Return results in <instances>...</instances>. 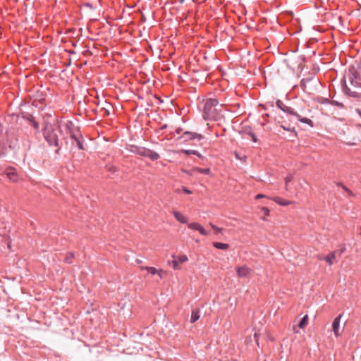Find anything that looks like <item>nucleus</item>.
Instances as JSON below:
<instances>
[{
    "label": "nucleus",
    "instance_id": "nucleus-1",
    "mask_svg": "<svg viewBox=\"0 0 361 361\" xmlns=\"http://www.w3.org/2000/svg\"><path fill=\"white\" fill-rule=\"evenodd\" d=\"M42 132L44 139L49 146L56 147L55 152L59 154L63 139V133L60 125L46 123Z\"/></svg>",
    "mask_w": 361,
    "mask_h": 361
},
{
    "label": "nucleus",
    "instance_id": "nucleus-2",
    "mask_svg": "<svg viewBox=\"0 0 361 361\" xmlns=\"http://www.w3.org/2000/svg\"><path fill=\"white\" fill-rule=\"evenodd\" d=\"M219 101L216 98L207 99L204 103L203 118L205 120L216 121L219 119V114L216 109Z\"/></svg>",
    "mask_w": 361,
    "mask_h": 361
},
{
    "label": "nucleus",
    "instance_id": "nucleus-3",
    "mask_svg": "<svg viewBox=\"0 0 361 361\" xmlns=\"http://www.w3.org/2000/svg\"><path fill=\"white\" fill-rule=\"evenodd\" d=\"M276 105L279 109H280L283 112L295 116L301 123H306L311 127L314 126V123L311 119L306 117H302L300 114L295 111L292 107L288 106L286 104H284L282 101L279 99L277 100L276 102Z\"/></svg>",
    "mask_w": 361,
    "mask_h": 361
},
{
    "label": "nucleus",
    "instance_id": "nucleus-4",
    "mask_svg": "<svg viewBox=\"0 0 361 361\" xmlns=\"http://www.w3.org/2000/svg\"><path fill=\"white\" fill-rule=\"evenodd\" d=\"M348 78L352 85L355 87H359L361 85V82H360V75L354 66H350L349 68Z\"/></svg>",
    "mask_w": 361,
    "mask_h": 361
},
{
    "label": "nucleus",
    "instance_id": "nucleus-5",
    "mask_svg": "<svg viewBox=\"0 0 361 361\" xmlns=\"http://www.w3.org/2000/svg\"><path fill=\"white\" fill-rule=\"evenodd\" d=\"M18 117H21L24 120L27 121L32 128L35 130L36 133L39 132V124L35 121V117L32 114L27 112H21Z\"/></svg>",
    "mask_w": 361,
    "mask_h": 361
},
{
    "label": "nucleus",
    "instance_id": "nucleus-6",
    "mask_svg": "<svg viewBox=\"0 0 361 361\" xmlns=\"http://www.w3.org/2000/svg\"><path fill=\"white\" fill-rule=\"evenodd\" d=\"M203 135L201 134L190 131H185L180 137V139H183L184 142H186L193 140H201L202 139H203Z\"/></svg>",
    "mask_w": 361,
    "mask_h": 361
},
{
    "label": "nucleus",
    "instance_id": "nucleus-7",
    "mask_svg": "<svg viewBox=\"0 0 361 361\" xmlns=\"http://www.w3.org/2000/svg\"><path fill=\"white\" fill-rule=\"evenodd\" d=\"M146 147L142 146H137L135 145H131L129 147V151L133 154H137L141 157H145V152L147 151Z\"/></svg>",
    "mask_w": 361,
    "mask_h": 361
},
{
    "label": "nucleus",
    "instance_id": "nucleus-8",
    "mask_svg": "<svg viewBox=\"0 0 361 361\" xmlns=\"http://www.w3.org/2000/svg\"><path fill=\"white\" fill-rule=\"evenodd\" d=\"M188 226L192 230L198 231L202 235L207 236L209 235V233L204 229V228L198 223L192 222L189 224Z\"/></svg>",
    "mask_w": 361,
    "mask_h": 361
},
{
    "label": "nucleus",
    "instance_id": "nucleus-9",
    "mask_svg": "<svg viewBox=\"0 0 361 361\" xmlns=\"http://www.w3.org/2000/svg\"><path fill=\"white\" fill-rule=\"evenodd\" d=\"M237 275L240 278H246L250 274V269L247 266L237 267L235 268Z\"/></svg>",
    "mask_w": 361,
    "mask_h": 361
},
{
    "label": "nucleus",
    "instance_id": "nucleus-10",
    "mask_svg": "<svg viewBox=\"0 0 361 361\" xmlns=\"http://www.w3.org/2000/svg\"><path fill=\"white\" fill-rule=\"evenodd\" d=\"M343 92L349 97L359 99L361 97V93L355 91H352L346 85L345 80H344V85H343Z\"/></svg>",
    "mask_w": 361,
    "mask_h": 361
},
{
    "label": "nucleus",
    "instance_id": "nucleus-11",
    "mask_svg": "<svg viewBox=\"0 0 361 361\" xmlns=\"http://www.w3.org/2000/svg\"><path fill=\"white\" fill-rule=\"evenodd\" d=\"M343 314H340L338 316H337L332 322V330L334 333V335L336 336H338L339 333V327H340V321L341 318L342 317Z\"/></svg>",
    "mask_w": 361,
    "mask_h": 361
},
{
    "label": "nucleus",
    "instance_id": "nucleus-12",
    "mask_svg": "<svg viewBox=\"0 0 361 361\" xmlns=\"http://www.w3.org/2000/svg\"><path fill=\"white\" fill-rule=\"evenodd\" d=\"M145 154L146 155H145L144 157H147L152 161H156L160 158V155L157 152H154L148 148L147 149Z\"/></svg>",
    "mask_w": 361,
    "mask_h": 361
},
{
    "label": "nucleus",
    "instance_id": "nucleus-13",
    "mask_svg": "<svg viewBox=\"0 0 361 361\" xmlns=\"http://www.w3.org/2000/svg\"><path fill=\"white\" fill-rule=\"evenodd\" d=\"M173 214L176 220L181 224H186L188 222V218L185 216L182 213L178 211H173Z\"/></svg>",
    "mask_w": 361,
    "mask_h": 361
},
{
    "label": "nucleus",
    "instance_id": "nucleus-14",
    "mask_svg": "<svg viewBox=\"0 0 361 361\" xmlns=\"http://www.w3.org/2000/svg\"><path fill=\"white\" fill-rule=\"evenodd\" d=\"M336 258V252H331L328 255L324 257V260L327 262V264L331 266L333 264V260Z\"/></svg>",
    "mask_w": 361,
    "mask_h": 361
},
{
    "label": "nucleus",
    "instance_id": "nucleus-15",
    "mask_svg": "<svg viewBox=\"0 0 361 361\" xmlns=\"http://www.w3.org/2000/svg\"><path fill=\"white\" fill-rule=\"evenodd\" d=\"M280 126L285 130L288 132H293L295 134V136L297 135V133L295 130V127L291 126L290 124H288L285 122H281Z\"/></svg>",
    "mask_w": 361,
    "mask_h": 361
},
{
    "label": "nucleus",
    "instance_id": "nucleus-16",
    "mask_svg": "<svg viewBox=\"0 0 361 361\" xmlns=\"http://www.w3.org/2000/svg\"><path fill=\"white\" fill-rule=\"evenodd\" d=\"M143 269H146L152 275L158 274L160 279L162 278V276H161L162 270L161 269L157 270L156 268L152 267H145Z\"/></svg>",
    "mask_w": 361,
    "mask_h": 361
},
{
    "label": "nucleus",
    "instance_id": "nucleus-17",
    "mask_svg": "<svg viewBox=\"0 0 361 361\" xmlns=\"http://www.w3.org/2000/svg\"><path fill=\"white\" fill-rule=\"evenodd\" d=\"M273 200L281 206H288L291 204L290 201L283 200L281 197H275Z\"/></svg>",
    "mask_w": 361,
    "mask_h": 361
},
{
    "label": "nucleus",
    "instance_id": "nucleus-18",
    "mask_svg": "<svg viewBox=\"0 0 361 361\" xmlns=\"http://www.w3.org/2000/svg\"><path fill=\"white\" fill-rule=\"evenodd\" d=\"M200 318V310H193L191 313L190 322L194 323Z\"/></svg>",
    "mask_w": 361,
    "mask_h": 361
},
{
    "label": "nucleus",
    "instance_id": "nucleus-19",
    "mask_svg": "<svg viewBox=\"0 0 361 361\" xmlns=\"http://www.w3.org/2000/svg\"><path fill=\"white\" fill-rule=\"evenodd\" d=\"M213 246L219 250H226L229 247V245L227 243H223L220 242H214Z\"/></svg>",
    "mask_w": 361,
    "mask_h": 361
},
{
    "label": "nucleus",
    "instance_id": "nucleus-20",
    "mask_svg": "<svg viewBox=\"0 0 361 361\" xmlns=\"http://www.w3.org/2000/svg\"><path fill=\"white\" fill-rule=\"evenodd\" d=\"M308 324V315H305L298 324V327L300 329L305 328Z\"/></svg>",
    "mask_w": 361,
    "mask_h": 361
},
{
    "label": "nucleus",
    "instance_id": "nucleus-21",
    "mask_svg": "<svg viewBox=\"0 0 361 361\" xmlns=\"http://www.w3.org/2000/svg\"><path fill=\"white\" fill-rule=\"evenodd\" d=\"M76 145L79 149L83 150L85 149L84 147V140L82 136V135H80V137L78 139H76Z\"/></svg>",
    "mask_w": 361,
    "mask_h": 361
},
{
    "label": "nucleus",
    "instance_id": "nucleus-22",
    "mask_svg": "<svg viewBox=\"0 0 361 361\" xmlns=\"http://www.w3.org/2000/svg\"><path fill=\"white\" fill-rule=\"evenodd\" d=\"M192 171H197L200 173H202V174H209L210 173V169L209 168L202 169V168L196 167V168L192 169Z\"/></svg>",
    "mask_w": 361,
    "mask_h": 361
},
{
    "label": "nucleus",
    "instance_id": "nucleus-23",
    "mask_svg": "<svg viewBox=\"0 0 361 361\" xmlns=\"http://www.w3.org/2000/svg\"><path fill=\"white\" fill-rule=\"evenodd\" d=\"M74 258V253L69 252H67L65 257V262L68 264H71L73 262V259Z\"/></svg>",
    "mask_w": 361,
    "mask_h": 361
},
{
    "label": "nucleus",
    "instance_id": "nucleus-24",
    "mask_svg": "<svg viewBox=\"0 0 361 361\" xmlns=\"http://www.w3.org/2000/svg\"><path fill=\"white\" fill-rule=\"evenodd\" d=\"M242 131L244 134H246L249 136L252 134V133H253V130L250 126H243L242 128Z\"/></svg>",
    "mask_w": 361,
    "mask_h": 361
},
{
    "label": "nucleus",
    "instance_id": "nucleus-25",
    "mask_svg": "<svg viewBox=\"0 0 361 361\" xmlns=\"http://www.w3.org/2000/svg\"><path fill=\"white\" fill-rule=\"evenodd\" d=\"M7 176L13 182H16L18 180V175L14 171L13 172H8Z\"/></svg>",
    "mask_w": 361,
    "mask_h": 361
},
{
    "label": "nucleus",
    "instance_id": "nucleus-26",
    "mask_svg": "<svg viewBox=\"0 0 361 361\" xmlns=\"http://www.w3.org/2000/svg\"><path fill=\"white\" fill-rule=\"evenodd\" d=\"M183 152L188 155L194 154L197 156L198 157H202V155L196 150L192 149H185Z\"/></svg>",
    "mask_w": 361,
    "mask_h": 361
},
{
    "label": "nucleus",
    "instance_id": "nucleus-27",
    "mask_svg": "<svg viewBox=\"0 0 361 361\" xmlns=\"http://www.w3.org/2000/svg\"><path fill=\"white\" fill-rule=\"evenodd\" d=\"M328 101V103L332 104V105H334V106H336L339 108H344V105L343 103L341 102H339L336 100H329V99H327Z\"/></svg>",
    "mask_w": 361,
    "mask_h": 361
},
{
    "label": "nucleus",
    "instance_id": "nucleus-28",
    "mask_svg": "<svg viewBox=\"0 0 361 361\" xmlns=\"http://www.w3.org/2000/svg\"><path fill=\"white\" fill-rule=\"evenodd\" d=\"M172 257H173V258H175V256H174V255H173ZM171 264H172L173 267V269H174L178 270V269H180V266H179V263H178V260H177L176 259H174L171 262Z\"/></svg>",
    "mask_w": 361,
    "mask_h": 361
},
{
    "label": "nucleus",
    "instance_id": "nucleus-29",
    "mask_svg": "<svg viewBox=\"0 0 361 361\" xmlns=\"http://www.w3.org/2000/svg\"><path fill=\"white\" fill-rule=\"evenodd\" d=\"M176 259L178 260V263H183L188 260V257L185 255L178 256Z\"/></svg>",
    "mask_w": 361,
    "mask_h": 361
},
{
    "label": "nucleus",
    "instance_id": "nucleus-30",
    "mask_svg": "<svg viewBox=\"0 0 361 361\" xmlns=\"http://www.w3.org/2000/svg\"><path fill=\"white\" fill-rule=\"evenodd\" d=\"M344 191H345L349 197H355V194L346 186H343Z\"/></svg>",
    "mask_w": 361,
    "mask_h": 361
},
{
    "label": "nucleus",
    "instance_id": "nucleus-31",
    "mask_svg": "<svg viewBox=\"0 0 361 361\" xmlns=\"http://www.w3.org/2000/svg\"><path fill=\"white\" fill-rule=\"evenodd\" d=\"M293 177L292 175H289L288 176L286 177L285 178V183H286V190H288L287 187H288V184L289 182L292 181Z\"/></svg>",
    "mask_w": 361,
    "mask_h": 361
},
{
    "label": "nucleus",
    "instance_id": "nucleus-32",
    "mask_svg": "<svg viewBox=\"0 0 361 361\" xmlns=\"http://www.w3.org/2000/svg\"><path fill=\"white\" fill-rule=\"evenodd\" d=\"M82 54L84 56H92V53L91 51H90L87 47H85V49L82 51Z\"/></svg>",
    "mask_w": 361,
    "mask_h": 361
},
{
    "label": "nucleus",
    "instance_id": "nucleus-33",
    "mask_svg": "<svg viewBox=\"0 0 361 361\" xmlns=\"http://www.w3.org/2000/svg\"><path fill=\"white\" fill-rule=\"evenodd\" d=\"M262 212H263V214H264V216H269V215L270 210L269 209V208L265 207H263L262 208Z\"/></svg>",
    "mask_w": 361,
    "mask_h": 361
},
{
    "label": "nucleus",
    "instance_id": "nucleus-34",
    "mask_svg": "<svg viewBox=\"0 0 361 361\" xmlns=\"http://www.w3.org/2000/svg\"><path fill=\"white\" fill-rule=\"evenodd\" d=\"M80 135H81L80 133L78 135L75 134V133H71V139H73L75 141H76V139H78L80 137Z\"/></svg>",
    "mask_w": 361,
    "mask_h": 361
},
{
    "label": "nucleus",
    "instance_id": "nucleus-35",
    "mask_svg": "<svg viewBox=\"0 0 361 361\" xmlns=\"http://www.w3.org/2000/svg\"><path fill=\"white\" fill-rule=\"evenodd\" d=\"M250 137H251L252 140L254 142H257V136L255 134V133H252V134L250 135Z\"/></svg>",
    "mask_w": 361,
    "mask_h": 361
},
{
    "label": "nucleus",
    "instance_id": "nucleus-36",
    "mask_svg": "<svg viewBox=\"0 0 361 361\" xmlns=\"http://www.w3.org/2000/svg\"><path fill=\"white\" fill-rule=\"evenodd\" d=\"M250 137H251L252 140L254 142H257V136L255 134V133H252V134L250 135Z\"/></svg>",
    "mask_w": 361,
    "mask_h": 361
},
{
    "label": "nucleus",
    "instance_id": "nucleus-37",
    "mask_svg": "<svg viewBox=\"0 0 361 361\" xmlns=\"http://www.w3.org/2000/svg\"><path fill=\"white\" fill-rule=\"evenodd\" d=\"M211 226L215 231V233L216 234L219 233V232H221V229L219 228L218 227H216L215 225H213L211 224Z\"/></svg>",
    "mask_w": 361,
    "mask_h": 361
},
{
    "label": "nucleus",
    "instance_id": "nucleus-38",
    "mask_svg": "<svg viewBox=\"0 0 361 361\" xmlns=\"http://www.w3.org/2000/svg\"><path fill=\"white\" fill-rule=\"evenodd\" d=\"M102 110L104 111V116H109L110 112L109 110L107 109L106 107L102 108Z\"/></svg>",
    "mask_w": 361,
    "mask_h": 361
},
{
    "label": "nucleus",
    "instance_id": "nucleus-39",
    "mask_svg": "<svg viewBox=\"0 0 361 361\" xmlns=\"http://www.w3.org/2000/svg\"><path fill=\"white\" fill-rule=\"evenodd\" d=\"M183 190L186 194H191V193H192V192H191L189 189H188L187 188H185V187H183Z\"/></svg>",
    "mask_w": 361,
    "mask_h": 361
},
{
    "label": "nucleus",
    "instance_id": "nucleus-40",
    "mask_svg": "<svg viewBox=\"0 0 361 361\" xmlns=\"http://www.w3.org/2000/svg\"><path fill=\"white\" fill-rule=\"evenodd\" d=\"M183 171L189 176H192V173L194 172V171H192H192L183 170Z\"/></svg>",
    "mask_w": 361,
    "mask_h": 361
},
{
    "label": "nucleus",
    "instance_id": "nucleus-41",
    "mask_svg": "<svg viewBox=\"0 0 361 361\" xmlns=\"http://www.w3.org/2000/svg\"><path fill=\"white\" fill-rule=\"evenodd\" d=\"M336 184L337 186L342 188V189H343V186H345L341 182H336Z\"/></svg>",
    "mask_w": 361,
    "mask_h": 361
},
{
    "label": "nucleus",
    "instance_id": "nucleus-42",
    "mask_svg": "<svg viewBox=\"0 0 361 361\" xmlns=\"http://www.w3.org/2000/svg\"><path fill=\"white\" fill-rule=\"evenodd\" d=\"M300 86L302 87V88H305V80L302 79L301 81H300Z\"/></svg>",
    "mask_w": 361,
    "mask_h": 361
},
{
    "label": "nucleus",
    "instance_id": "nucleus-43",
    "mask_svg": "<svg viewBox=\"0 0 361 361\" xmlns=\"http://www.w3.org/2000/svg\"><path fill=\"white\" fill-rule=\"evenodd\" d=\"M35 97H36V98H37V99H38L39 101H41V100H44V97H42V95H40V94H38V95L37 94V95H35Z\"/></svg>",
    "mask_w": 361,
    "mask_h": 361
},
{
    "label": "nucleus",
    "instance_id": "nucleus-44",
    "mask_svg": "<svg viewBox=\"0 0 361 361\" xmlns=\"http://www.w3.org/2000/svg\"><path fill=\"white\" fill-rule=\"evenodd\" d=\"M262 197H265V195H264L262 194H258L255 197L256 199H259V198H262Z\"/></svg>",
    "mask_w": 361,
    "mask_h": 361
},
{
    "label": "nucleus",
    "instance_id": "nucleus-45",
    "mask_svg": "<svg viewBox=\"0 0 361 361\" xmlns=\"http://www.w3.org/2000/svg\"><path fill=\"white\" fill-rule=\"evenodd\" d=\"M109 171H110L111 172L114 173V172H116V169L114 166H111V167H109Z\"/></svg>",
    "mask_w": 361,
    "mask_h": 361
},
{
    "label": "nucleus",
    "instance_id": "nucleus-46",
    "mask_svg": "<svg viewBox=\"0 0 361 361\" xmlns=\"http://www.w3.org/2000/svg\"><path fill=\"white\" fill-rule=\"evenodd\" d=\"M355 111L360 116V117H361V109H356Z\"/></svg>",
    "mask_w": 361,
    "mask_h": 361
},
{
    "label": "nucleus",
    "instance_id": "nucleus-47",
    "mask_svg": "<svg viewBox=\"0 0 361 361\" xmlns=\"http://www.w3.org/2000/svg\"><path fill=\"white\" fill-rule=\"evenodd\" d=\"M167 126H167V124H164V125H163V126L160 128V130H164V129L167 128Z\"/></svg>",
    "mask_w": 361,
    "mask_h": 361
},
{
    "label": "nucleus",
    "instance_id": "nucleus-48",
    "mask_svg": "<svg viewBox=\"0 0 361 361\" xmlns=\"http://www.w3.org/2000/svg\"><path fill=\"white\" fill-rule=\"evenodd\" d=\"M324 256L317 255V258H318V259H319V260H324Z\"/></svg>",
    "mask_w": 361,
    "mask_h": 361
},
{
    "label": "nucleus",
    "instance_id": "nucleus-49",
    "mask_svg": "<svg viewBox=\"0 0 361 361\" xmlns=\"http://www.w3.org/2000/svg\"><path fill=\"white\" fill-rule=\"evenodd\" d=\"M182 130H182L181 128H178V129L176 130V133H177L178 134H180V133H181V131H182Z\"/></svg>",
    "mask_w": 361,
    "mask_h": 361
},
{
    "label": "nucleus",
    "instance_id": "nucleus-50",
    "mask_svg": "<svg viewBox=\"0 0 361 361\" xmlns=\"http://www.w3.org/2000/svg\"><path fill=\"white\" fill-rule=\"evenodd\" d=\"M86 6H91V4H87Z\"/></svg>",
    "mask_w": 361,
    "mask_h": 361
},
{
    "label": "nucleus",
    "instance_id": "nucleus-51",
    "mask_svg": "<svg viewBox=\"0 0 361 361\" xmlns=\"http://www.w3.org/2000/svg\"><path fill=\"white\" fill-rule=\"evenodd\" d=\"M235 156H236V157H237L238 159H240V158H239V156L238 155V154H235Z\"/></svg>",
    "mask_w": 361,
    "mask_h": 361
},
{
    "label": "nucleus",
    "instance_id": "nucleus-52",
    "mask_svg": "<svg viewBox=\"0 0 361 361\" xmlns=\"http://www.w3.org/2000/svg\"><path fill=\"white\" fill-rule=\"evenodd\" d=\"M327 99H324V102H327V103H328Z\"/></svg>",
    "mask_w": 361,
    "mask_h": 361
}]
</instances>
